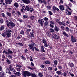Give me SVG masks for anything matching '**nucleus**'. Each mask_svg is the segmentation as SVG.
<instances>
[{
    "mask_svg": "<svg viewBox=\"0 0 77 77\" xmlns=\"http://www.w3.org/2000/svg\"><path fill=\"white\" fill-rule=\"evenodd\" d=\"M28 46L29 47V48L30 50L33 51V52H34L35 51V49H34L35 48V50L36 51H39V49L36 47H35L36 46V44L34 42H32L31 44H29L28 45Z\"/></svg>",
    "mask_w": 77,
    "mask_h": 77,
    "instance_id": "f257e3e1",
    "label": "nucleus"
},
{
    "mask_svg": "<svg viewBox=\"0 0 77 77\" xmlns=\"http://www.w3.org/2000/svg\"><path fill=\"white\" fill-rule=\"evenodd\" d=\"M6 23L7 26L8 27H9V28H10V27H9L10 26L11 28H13L14 26H15V25L14 24V23L12 21L9 22V21L6 20Z\"/></svg>",
    "mask_w": 77,
    "mask_h": 77,
    "instance_id": "f03ea898",
    "label": "nucleus"
},
{
    "mask_svg": "<svg viewBox=\"0 0 77 77\" xmlns=\"http://www.w3.org/2000/svg\"><path fill=\"white\" fill-rule=\"evenodd\" d=\"M25 9L27 11H30V12H32L33 11V7L29 5L26 6Z\"/></svg>",
    "mask_w": 77,
    "mask_h": 77,
    "instance_id": "7ed1b4c3",
    "label": "nucleus"
},
{
    "mask_svg": "<svg viewBox=\"0 0 77 77\" xmlns=\"http://www.w3.org/2000/svg\"><path fill=\"white\" fill-rule=\"evenodd\" d=\"M38 22L42 26L43 24L45 23L44 21V20L42 19L38 20Z\"/></svg>",
    "mask_w": 77,
    "mask_h": 77,
    "instance_id": "20e7f679",
    "label": "nucleus"
},
{
    "mask_svg": "<svg viewBox=\"0 0 77 77\" xmlns=\"http://www.w3.org/2000/svg\"><path fill=\"white\" fill-rule=\"evenodd\" d=\"M13 1L12 0H5V2L6 5H11Z\"/></svg>",
    "mask_w": 77,
    "mask_h": 77,
    "instance_id": "39448f33",
    "label": "nucleus"
},
{
    "mask_svg": "<svg viewBox=\"0 0 77 77\" xmlns=\"http://www.w3.org/2000/svg\"><path fill=\"white\" fill-rule=\"evenodd\" d=\"M24 74L25 75H27V76H28V77H29L30 75H31V74H30V72L27 71H25L24 72Z\"/></svg>",
    "mask_w": 77,
    "mask_h": 77,
    "instance_id": "423d86ee",
    "label": "nucleus"
},
{
    "mask_svg": "<svg viewBox=\"0 0 77 77\" xmlns=\"http://www.w3.org/2000/svg\"><path fill=\"white\" fill-rule=\"evenodd\" d=\"M71 38V41L72 42H76V40L75 39V38H74L72 36Z\"/></svg>",
    "mask_w": 77,
    "mask_h": 77,
    "instance_id": "0eeeda50",
    "label": "nucleus"
},
{
    "mask_svg": "<svg viewBox=\"0 0 77 77\" xmlns=\"http://www.w3.org/2000/svg\"><path fill=\"white\" fill-rule=\"evenodd\" d=\"M0 77H5V72L3 71L0 72Z\"/></svg>",
    "mask_w": 77,
    "mask_h": 77,
    "instance_id": "6e6552de",
    "label": "nucleus"
},
{
    "mask_svg": "<svg viewBox=\"0 0 77 77\" xmlns=\"http://www.w3.org/2000/svg\"><path fill=\"white\" fill-rule=\"evenodd\" d=\"M14 74L16 75V76H20L21 75V73L19 72H17L16 73H14Z\"/></svg>",
    "mask_w": 77,
    "mask_h": 77,
    "instance_id": "1a4fd4ad",
    "label": "nucleus"
},
{
    "mask_svg": "<svg viewBox=\"0 0 77 77\" xmlns=\"http://www.w3.org/2000/svg\"><path fill=\"white\" fill-rule=\"evenodd\" d=\"M23 2L24 3L27 4V5H28L29 3H30V0H23Z\"/></svg>",
    "mask_w": 77,
    "mask_h": 77,
    "instance_id": "9d476101",
    "label": "nucleus"
},
{
    "mask_svg": "<svg viewBox=\"0 0 77 77\" xmlns=\"http://www.w3.org/2000/svg\"><path fill=\"white\" fill-rule=\"evenodd\" d=\"M11 32H7V33L6 34V38H10L11 37Z\"/></svg>",
    "mask_w": 77,
    "mask_h": 77,
    "instance_id": "9b49d317",
    "label": "nucleus"
},
{
    "mask_svg": "<svg viewBox=\"0 0 77 77\" xmlns=\"http://www.w3.org/2000/svg\"><path fill=\"white\" fill-rule=\"evenodd\" d=\"M60 9L61 11H63L65 9V7L62 5H61L59 6Z\"/></svg>",
    "mask_w": 77,
    "mask_h": 77,
    "instance_id": "f8f14e48",
    "label": "nucleus"
},
{
    "mask_svg": "<svg viewBox=\"0 0 77 77\" xmlns=\"http://www.w3.org/2000/svg\"><path fill=\"white\" fill-rule=\"evenodd\" d=\"M63 33L64 36H66V37H67V38L69 37V35H68V34H66V32H65L63 31Z\"/></svg>",
    "mask_w": 77,
    "mask_h": 77,
    "instance_id": "ddd939ff",
    "label": "nucleus"
},
{
    "mask_svg": "<svg viewBox=\"0 0 77 77\" xmlns=\"http://www.w3.org/2000/svg\"><path fill=\"white\" fill-rule=\"evenodd\" d=\"M41 50L43 53H45V51L44 50V46H42L41 47Z\"/></svg>",
    "mask_w": 77,
    "mask_h": 77,
    "instance_id": "4468645a",
    "label": "nucleus"
},
{
    "mask_svg": "<svg viewBox=\"0 0 77 77\" xmlns=\"http://www.w3.org/2000/svg\"><path fill=\"white\" fill-rule=\"evenodd\" d=\"M54 30H55L56 32H58L59 30V28L57 27V26H55L54 28Z\"/></svg>",
    "mask_w": 77,
    "mask_h": 77,
    "instance_id": "2eb2a0df",
    "label": "nucleus"
},
{
    "mask_svg": "<svg viewBox=\"0 0 77 77\" xmlns=\"http://www.w3.org/2000/svg\"><path fill=\"white\" fill-rule=\"evenodd\" d=\"M7 51L8 52V54H12L13 53V52L9 49H8Z\"/></svg>",
    "mask_w": 77,
    "mask_h": 77,
    "instance_id": "dca6fc26",
    "label": "nucleus"
},
{
    "mask_svg": "<svg viewBox=\"0 0 77 77\" xmlns=\"http://www.w3.org/2000/svg\"><path fill=\"white\" fill-rule=\"evenodd\" d=\"M9 69L10 70V71H14V68H13V67H12V66L11 65L9 66Z\"/></svg>",
    "mask_w": 77,
    "mask_h": 77,
    "instance_id": "f3484780",
    "label": "nucleus"
},
{
    "mask_svg": "<svg viewBox=\"0 0 77 77\" xmlns=\"http://www.w3.org/2000/svg\"><path fill=\"white\" fill-rule=\"evenodd\" d=\"M20 5L21 9H26V8H25V7L24 6V4H21Z\"/></svg>",
    "mask_w": 77,
    "mask_h": 77,
    "instance_id": "a211bd4d",
    "label": "nucleus"
},
{
    "mask_svg": "<svg viewBox=\"0 0 77 77\" xmlns=\"http://www.w3.org/2000/svg\"><path fill=\"white\" fill-rule=\"evenodd\" d=\"M6 33H12V30L8 29H6Z\"/></svg>",
    "mask_w": 77,
    "mask_h": 77,
    "instance_id": "6ab92c4d",
    "label": "nucleus"
},
{
    "mask_svg": "<svg viewBox=\"0 0 77 77\" xmlns=\"http://www.w3.org/2000/svg\"><path fill=\"white\" fill-rule=\"evenodd\" d=\"M45 63L46 64H50V63H51L48 60L45 61Z\"/></svg>",
    "mask_w": 77,
    "mask_h": 77,
    "instance_id": "aec40b11",
    "label": "nucleus"
},
{
    "mask_svg": "<svg viewBox=\"0 0 77 77\" xmlns=\"http://www.w3.org/2000/svg\"><path fill=\"white\" fill-rule=\"evenodd\" d=\"M42 42L43 44H47V42L46 41V40L45 39L43 38L42 40Z\"/></svg>",
    "mask_w": 77,
    "mask_h": 77,
    "instance_id": "412c9836",
    "label": "nucleus"
},
{
    "mask_svg": "<svg viewBox=\"0 0 77 77\" xmlns=\"http://www.w3.org/2000/svg\"><path fill=\"white\" fill-rule=\"evenodd\" d=\"M14 5L15 7L16 8L18 7V3L15 2L14 3Z\"/></svg>",
    "mask_w": 77,
    "mask_h": 77,
    "instance_id": "4be33fe9",
    "label": "nucleus"
},
{
    "mask_svg": "<svg viewBox=\"0 0 77 77\" xmlns=\"http://www.w3.org/2000/svg\"><path fill=\"white\" fill-rule=\"evenodd\" d=\"M48 70L50 72H52L53 71V68L51 67H50L48 68Z\"/></svg>",
    "mask_w": 77,
    "mask_h": 77,
    "instance_id": "5701e85b",
    "label": "nucleus"
},
{
    "mask_svg": "<svg viewBox=\"0 0 77 77\" xmlns=\"http://www.w3.org/2000/svg\"><path fill=\"white\" fill-rule=\"evenodd\" d=\"M1 16L3 18H6V15H5V14H4V13H2Z\"/></svg>",
    "mask_w": 77,
    "mask_h": 77,
    "instance_id": "b1692460",
    "label": "nucleus"
},
{
    "mask_svg": "<svg viewBox=\"0 0 77 77\" xmlns=\"http://www.w3.org/2000/svg\"><path fill=\"white\" fill-rule=\"evenodd\" d=\"M67 75H68V74L66 73V72H64L63 73V77H66V76H67Z\"/></svg>",
    "mask_w": 77,
    "mask_h": 77,
    "instance_id": "393cba45",
    "label": "nucleus"
},
{
    "mask_svg": "<svg viewBox=\"0 0 77 77\" xmlns=\"http://www.w3.org/2000/svg\"><path fill=\"white\" fill-rule=\"evenodd\" d=\"M16 44H17V45H20L21 47H23V44L21 43H20V42L17 43Z\"/></svg>",
    "mask_w": 77,
    "mask_h": 77,
    "instance_id": "a878e982",
    "label": "nucleus"
},
{
    "mask_svg": "<svg viewBox=\"0 0 77 77\" xmlns=\"http://www.w3.org/2000/svg\"><path fill=\"white\" fill-rule=\"evenodd\" d=\"M7 15H8L10 18L11 17V14L10 13L7 12L6 13Z\"/></svg>",
    "mask_w": 77,
    "mask_h": 77,
    "instance_id": "bb28decb",
    "label": "nucleus"
},
{
    "mask_svg": "<svg viewBox=\"0 0 77 77\" xmlns=\"http://www.w3.org/2000/svg\"><path fill=\"white\" fill-rule=\"evenodd\" d=\"M58 61L57 60H55L54 61V65H57Z\"/></svg>",
    "mask_w": 77,
    "mask_h": 77,
    "instance_id": "cd10ccee",
    "label": "nucleus"
},
{
    "mask_svg": "<svg viewBox=\"0 0 77 77\" xmlns=\"http://www.w3.org/2000/svg\"><path fill=\"white\" fill-rule=\"evenodd\" d=\"M38 75L40 77H44L43 75L41 72L39 73Z\"/></svg>",
    "mask_w": 77,
    "mask_h": 77,
    "instance_id": "c85d7f7f",
    "label": "nucleus"
},
{
    "mask_svg": "<svg viewBox=\"0 0 77 77\" xmlns=\"http://www.w3.org/2000/svg\"><path fill=\"white\" fill-rule=\"evenodd\" d=\"M34 33V32H33V30H32V32H30V34L32 37H33V36H34V34H33Z\"/></svg>",
    "mask_w": 77,
    "mask_h": 77,
    "instance_id": "c756f323",
    "label": "nucleus"
},
{
    "mask_svg": "<svg viewBox=\"0 0 77 77\" xmlns=\"http://www.w3.org/2000/svg\"><path fill=\"white\" fill-rule=\"evenodd\" d=\"M5 29V27L3 26H2L0 27V30L2 31V30H4Z\"/></svg>",
    "mask_w": 77,
    "mask_h": 77,
    "instance_id": "7c9ffc66",
    "label": "nucleus"
},
{
    "mask_svg": "<svg viewBox=\"0 0 77 77\" xmlns=\"http://www.w3.org/2000/svg\"><path fill=\"white\" fill-rule=\"evenodd\" d=\"M31 20H34L35 19V16L33 15H31L30 17Z\"/></svg>",
    "mask_w": 77,
    "mask_h": 77,
    "instance_id": "2f4dec72",
    "label": "nucleus"
},
{
    "mask_svg": "<svg viewBox=\"0 0 77 77\" xmlns=\"http://www.w3.org/2000/svg\"><path fill=\"white\" fill-rule=\"evenodd\" d=\"M69 66L71 68H72L73 67H74V64L72 63H71L69 64Z\"/></svg>",
    "mask_w": 77,
    "mask_h": 77,
    "instance_id": "473e14b6",
    "label": "nucleus"
},
{
    "mask_svg": "<svg viewBox=\"0 0 77 77\" xmlns=\"http://www.w3.org/2000/svg\"><path fill=\"white\" fill-rule=\"evenodd\" d=\"M17 71H18V72H20V71H21V67L17 68Z\"/></svg>",
    "mask_w": 77,
    "mask_h": 77,
    "instance_id": "72a5a7b5",
    "label": "nucleus"
},
{
    "mask_svg": "<svg viewBox=\"0 0 77 77\" xmlns=\"http://www.w3.org/2000/svg\"><path fill=\"white\" fill-rule=\"evenodd\" d=\"M20 34L21 35H24V31L23 30H22L20 32Z\"/></svg>",
    "mask_w": 77,
    "mask_h": 77,
    "instance_id": "f704fd0d",
    "label": "nucleus"
},
{
    "mask_svg": "<svg viewBox=\"0 0 77 77\" xmlns=\"http://www.w3.org/2000/svg\"><path fill=\"white\" fill-rule=\"evenodd\" d=\"M42 3H44V5H47V2L45 0H43V1H42Z\"/></svg>",
    "mask_w": 77,
    "mask_h": 77,
    "instance_id": "c9c22d12",
    "label": "nucleus"
},
{
    "mask_svg": "<svg viewBox=\"0 0 77 77\" xmlns=\"http://www.w3.org/2000/svg\"><path fill=\"white\" fill-rule=\"evenodd\" d=\"M51 8V6H48L46 7V8L47 9V10H50V9Z\"/></svg>",
    "mask_w": 77,
    "mask_h": 77,
    "instance_id": "e433bc0d",
    "label": "nucleus"
},
{
    "mask_svg": "<svg viewBox=\"0 0 77 77\" xmlns=\"http://www.w3.org/2000/svg\"><path fill=\"white\" fill-rule=\"evenodd\" d=\"M50 32H52V33H53V32H54V30H53V29L52 28H50Z\"/></svg>",
    "mask_w": 77,
    "mask_h": 77,
    "instance_id": "4c0bfd02",
    "label": "nucleus"
},
{
    "mask_svg": "<svg viewBox=\"0 0 77 77\" xmlns=\"http://www.w3.org/2000/svg\"><path fill=\"white\" fill-rule=\"evenodd\" d=\"M48 21H46L45 22V23H44V25L45 26H48Z\"/></svg>",
    "mask_w": 77,
    "mask_h": 77,
    "instance_id": "58836bf2",
    "label": "nucleus"
},
{
    "mask_svg": "<svg viewBox=\"0 0 77 77\" xmlns=\"http://www.w3.org/2000/svg\"><path fill=\"white\" fill-rule=\"evenodd\" d=\"M47 36H51V34H50V32H47Z\"/></svg>",
    "mask_w": 77,
    "mask_h": 77,
    "instance_id": "ea45409f",
    "label": "nucleus"
},
{
    "mask_svg": "<svg viewBox=\"0 0 77 77\" xmlns=\"http://www.w3.org/2000/svg\"><path fill=\"white\" fill-rule=\"evenodd\" d=\"M1 35L2 36H3V37H5L6 36V35L5 34V33H2Z\"/></svg>",
    "mask_w": 77,
    "mask_h": 77,
    "instance_id": "a19ab883",
    "label": "nucleus"
},
{
    "mask_svg": "<svg viewBox=\"0 0 77 77\" xmlns=\"http://www.w3.org/2000/svg\"><path fill=\"white\" fill-rule=\"evenodd\" d=\"M3 19L2 18H0V23H3Z\"/></svg>",
    "mask_w": 77,
    "mask_h": 77,
    "instance_id": "79ce46f5",
    "label": "nucleus"
},
{
    "mask_svg": "<svg viewBox=\"0 0 77 77\" xmlns=\"http://www.w3.org/2000/svg\"><path fill=\"white\" fill-rule=\"evenodd\" d=\"M49 23L50 24H53V25L55 24V23L52 21H50Z\"/></svg>",
    "mask_w": 77,
    "mask_h": 77,
    "instance_id": "37998d69",
    "label": "nucleus"
},
{
    "mask_svg": "<svg viewBox=\"0 0 77 77\" xmlns=\"http://www.w3.org/2000/svg\"><path fill=\"white\" fill-rule=\"evenodd\" d=\"M6 62L10 64L11 63V62L10 61V60H6Z\"/></svg>",
    "mask_w": 77,
    "mask_h": 77,
    "instance_id": "c03bdc74",
    "label": "nucleus"
},
{
    "mask_svg": "<svg viewBox=\"0 0 77 77\" xmlns=\"http://www.w3.org/2000/svg\"><path fill=\"white\" fill-rule=\"evenodd\" d=\"M16 14V13L14 11H13L12 13V15L13 16H14Z\"/></svg>",
    "mask_w": 77,
    "mask_h": 77,
    "instance_id": "a18cd8bd",
    "label": "nucleus"
},
{
    "mask_svg": "<svg viewBox=\"0 0 77 77\" xmlns=\"http://www.w3.org/2000/svg\"><path fill=\"white\" fill-rule=\"evenodd\" d=\"M48 12L50 15H53V13L51 11H49Z\"/></svg>",
    "mask_w": 77,
    "mask_h": 77,
    "instance_id": "49530a36",
    "label": "nucleus"
},
{
    "mask_svg": "<svg viewBox=\"0 0 77 77\" xmlns=\"http://www.w3.org/2000/svg\"><path fill=\"white\" fill-rule=\"evenodd\" d=\"M23 17L24 18H27L28 17V16L27 15H24L23 16Z\"/></svg>",
    "mask_w": 77,
    "mask_h": 77,
    "instance_id": "de8ad7c7",
    "label": "nucleus"
},
{
    "mask_svg": "<svg viewBox=\"0 0 77 77\" xmlns=\"http://www.w3.org/2000/svg\"><path fill=\"white\" fill-rule=\"evenodd\" d=\"M61 29L62 30H63L65 29V27L63 26H61L60 27Z\"/></svg>",
    "mask_w": 77,
    "mask_h": 77,
    "instance_id": "09e8293b",
    "label": "nucleus"
},
{
    "mask_svg": "<svg viewBox=\"0 0 77 77\" xmlns=\"http://www.w3.org/2000/svg\"><path fill=\"white\" fill-rule=\"evenodd\" d=\"M66 13L68 15H70L71 14V12H70L69 11H67L66 12Z\"/></svg>",
    "mask_w": 77,
    "mask_h": 77,
    "instance_id": "8fccbe9b",
    "label": "nucleus"
},
{
    "mask_svg": "<svg viewBox=\"0 0 77 77\" xmlns=\"http://www.w3.org/2000/svg\"><path fill=\"white\" fill-rule=\"evenodd\" d=\"M58 23L59 25H60V26H62V22H58Z\"/></svg>",
    "mask_w": 77,
    "mask_h": 77,
    "instance_id": "3c124183",
    "label": "nucleus"
},
{
    "mask_svg": "<svg viewBox=\"0 0 77 77\" xmlns=\"http://www.w3.org/2000/svg\"><path fill=\"white\" fill-rule=\"evenodd\" d=\"M66 31H67V32H69V28H68V27H66Z\"/></svg>",
    "mask_w": 77,
    "mask_h": 77,
    "instance_id": "603ef678",
    "label": "nucleus"
},
{
    "mask_svg": "<svg viewBox=\"0 0 77 77\" xmlns=\"http://www.w3.org/2000/svg\"><path fill=\"white\" fill-rule=\"evenodd\" d=\"M60 71H57L56 72V73L58 75H60Z\"/></svg>",
    "mask_w": 77,
    "mask_h": 77,
    "instance_id": "864d4df0",
    "label": "nucleus"
},
{
    "mask_svg": "<svg viewBox=\"0 0 77 77\" xmlns=\"http://www.w3.org/2000/svg\"><path fill=\"white\" fill-rule=\"evenodd\" d=\"M40 67L42 69L44 68L45 67V66L43 65H42L41 66H40Z\"/></svg>",
    "mask_w": 77,
    "mask_h": 77,
    "instance_id": "5fc2aeb1",
    "label": "nucleus"
},
{
    "mask_svg": "<svg viewBox=\"0 0 77 77\" xmlns=\"http://www.w3.org/2000/svg\"><path fill=\"white\" fill-rule=\"evenodd\" d=\"M66 23L63 22H62V26H66Z\"/></svg>",
    "mask_w": 77,
    "mask_h": 77,
    "instance_id": "6e6d98bb",
    "label": "nucleus"
},
{
    "mask_svg": "<svg viewBox=\"0 0 77 77\" xmlns=\"http://www.w3.org/2000/svg\"><path fill=\"white\" fill-rule=\"evenodd\" d=\"M49 26L51 27L52 28H54V25H51V24H50L49 25Z\"/></svg>",
    "mask_w": 77,
    "mask_h": 77,
    "instance_id": "4d7b16f0",
    "label": "nucleus"
},
{
    "mask_svg": "<svg viewBox=\"0 0 77 77\" xmlns=\"http://www.w3.org/2000/svg\"><path fill=\"white\" fill-rule=\"evenodd\" d=\"M39 3H42V0H38Z\"/></svg>",
    "mask_w": 77,
    "mask_h": 77,
    "instance_id": "13d9d810",
    "label": "nucleus"
},
{
    "mask_svg": "<svg viewBox=\"0 0 77 77\" xmlns=\"http://www.w3.org/2000/svg\"><path fill=\"white\" fill-rule=\"evenodd\" d=\"M3 53H5V54H8V52L5 50L3 51Z\"/></svg>",
    "mask_w": 77,
    "mask_h": 77,
    "instance_id": "bf43d9fd",
    "label": "nucleus"
},
{
    "mask_svg": "<svg viewBox=\"0 0 77 77\" xmlns=\"http://www.w3.org/2000/svg\"><path fill=\"white\" fill-rule=\"evenodd\" d=\"M31 31V29H27L26 30V32L28 33H29V32Z\"/></svg>",
    "mask_w": 77,
    "mask_h": 77,
    "instance_id": "052dcab7",
    "label": "nucleus"
},
{
    "mask_svg": "<svg viewBox=\"0 0 77 77\" xmlns=\"http://www.w3.org/2000/svg\"><path fill=\"white\" fill-rule=\"evenodd\" d=\"M44 20L45 21H48V19L47 17H45L44 18Z\"/></svg>",
    "mask_w": 77,
    "mask_h": 77,
    "instance_id": "680f3d73",
    "label": "nucleus"
},
{
    "mask_svg": "<svg viewBox=\"0 0 77 77\" xmlns=\"http://www.w3.org/2000/svg\"><path fill=\"white\" fill-rule=\"evenodd\" d=\"M3 68H2V66H0V71H3V70H2Z\"/></svg>",
    "mask_w": 77,
    "mask_h": 77,
    "instance_id": "e2e57ef3",
    "label": "nucleus"
},
{
    "mask_svg": "<svg viewBox=\"0 0 77 77\" xmlns=\"http://www.w3.org/2000/svg\"><path fill=\"white\" fill-rule=\"evenodd\" d=\"M9 71V69H8V68H7L6 69V73H8Z\"/></svg>",
    "mask_w": 77,
    "mask_h": 77,
    "instance_id": "0e129e2a",
    "label": "nucleus"
},
{
    "mask_svg": "<svg viewBox=\"0 0 77 77\" xmlns=\"http://www.w3.org/2000/svg\"><path fill=\"white\" fill-rule=\"evenodd\" d=\"M16 67L17 68H21V66H20V65H16Z\"/></svg>",
    "mask_w": 77,
    "mask_h": 77,
    "instance_id": "69168bd1",
    "label": "nucleus"
},
{
    "mask_svg": "<svg viewBox=\"0 0 77 77\" xmlns=\"http://www.w3.org/2000/svg\"><path fill=\"white\" fill-rule=\"evenodd\" d=\"M53 9L54 11H56V9H57V8L55 7H53Z\"/></svg>",
    "mask_w": 77,
    "mask_h": 77,
    "instance_id": "338daca9",
    "label": "nucleus"
},
{
    "mask_svg": "<svg viewBox=\"0 0 77 77\" xmlns=\"http://www.w3.org/2000/svg\"><path fill=\"white\" fill-rule=\"evenodd\" d=\"M74 18L75 20H76V21L77 20V16H75L74 17Z\"/></svg>",
    "mask_w": 77,
    "mask_h": 77,
    "instance_id": "774afa93",
    "label": "nucleus"
}]
</instances>
